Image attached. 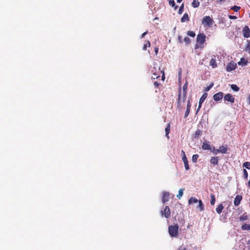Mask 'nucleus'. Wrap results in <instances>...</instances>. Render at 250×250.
Masks as SVG:
<instances>
[{
    "mask_svg": "<svg viewBox=\"0 0 250 250\" xmlns=\"http://www.w3.org/2000/svg\"><path fill=\"white\" fill-rule=\"evenodd\" d=\"M187 93H183L182 97V90L181 88H180L178 91V95L177 99V108L181 109L182 107V103H184L187 98Z\"/></svg>",
    "mask_w": 250,
    "mask_h": 250,
    "instance_id": "1",
    "label": "nucleus"
},
{
    "mask_svg": "<svg viewBox=\"0 0 250 250\" xmlns=\"http://www.w3.org/2000/svg\"><path fill=\"white\" fill-rule=\"evenodd\" d=\"M187 93H183L182 97V90L181 88H180L178 91V95L177 99V108L181 109L182 107V103H184L187 98Z\"/></svg>",
    "mask_w": 250,
    "mask_h": 250,
    "instance_id": "2",
    "label": "nucleus"
},
{
    "mask_svg": "<svg viewBox=\"0 0 250 250\" xmlns=\"http://www.w3.org/2000/svg\"><path fill=\"white\" fill-rule=\"evenodd\" d=\"M179 226L177 224L168 227V232L170 236L176 237L178 235Z\"/></svg>",
    "mask_w": 250,
    "mask_h": 250,
    "instance_id": "3",
    "label": "nucleus"
},
{
    "mask_svg": "<svg viewBox=\"0 0 250 250\" xmlns=\"http://www.w3.org/2000/svg\"><path fill=\"white\" fill-rule=\"evenodd\" d=\"M213 20L209 16H205L203 19L202 23L204 26L210 27L213 23Z\"/></svg>",
    "mask_w": 250,
    "mask_h": 250,
    "instance_id": "4",
    "label": "nucleus"
},
{
    "mask_svg": "<svg viewBox=\"0 0 250 250\" xmlns=\"http://www.w3.org/2000/svg\"><path fill=\"white\" fill-rule=\"evenodd\" d=\"M161 213L162 215H164L166 218H169L171 215V212L169 207L167 206H166L164 210L161 211Z\"/></svg>",
    "mask_w": 250,
    "mask_h": 250,
    "instance_id": "5",
    "label": "nucleus"
},
{
    "mask_svg": "<svg viewBox=\"0 0 250 250\" xmlns=\"http://www.w3.org/2000/svg\"><path fill=\"white\" fill-rule=\"evenodd\" d=\"M207 96H208V93L205 92V93H204L202 95V96L200 98V99L199 100V105H198V108H197V109L196 110V114L197 113V112L200 109V108H201V107L202 106V104L204 103V102L205 101V100L207 98Z\"/></svg>",
    "mask_w": 250,
    "mask_h": 250,
    "instance_id": "6",
    "label": "nucleus"
},
{
    "mask_svg": "<svg viewBox=\"0 0 250 250\" xmlns=\"http://www.w3.org/2000/svg\"><path fill=\"white\" fill-rule=\"evenodd\" d=\"M242 34L244 37L249 38L250 37V29L248 26L246 25L242 29Z\"/></svg>",
    "mask_w": 250,
    "mask_h": 250,
    "instance_id": "7",
    "label": "nucleus"
},
{
    "mask_svg": "<svg viewBox=\"0 0 250 250\" xmlns=\"http://www.w3.org/2000/svg\"><path fill=\"white\" fill-rule=\"evenodd\" d=\"M206 41V36L204 33H200L197 35V42L200 44H202Z\"/></svg>",
    "mask_w": 250,
    "mask_h": 250,
    "instance_id": "8",
    "label": "nucleus"
},
{
    "mask_svg": "<svg viewBox=\"0 0 250 250\" xmlns=\"http://www.w3.org/2000/svg\"><path fill=\"white\" fill-rule=\"evenodd\" d=\"M182 153H184V156H182V160L183 161L185 169L188 170L189 169V166L188 165V161L185 154L184 150H182Z\"/></svg>",
    "mask_w": 250,
    "mask_h": 250,
    "instance_id": "9",
    "label": "nucleus"
},
{
    "mask_svg": "<svg viewBox=\"0 0 250 250\" xmlns=\"http://www.w3.org/2000/svg\"><path fill=\"white\" fill-rule=\"evenodd\" d=\"M224 99L225 101L230 102L231 104L234 103L235 100L234 97L229 93L225 95Z\"/></svg>",
    "mask_w": 250,
    "mask_h": 250,
    "instance_id": "10",
    "label": "nucleus"
},
{
    "mask_svg": "<svg viewBox=\"0 0 250 250\" xmlns=\"http://www.w3.org/2000/svg\"><path fill=\"white\" fill-rule=\"evenodd\" d=\"M223 96L224 93L222 92H219L215 94L213 96V98L215 101H219L223 98Z\"/></svg>",
    "mask_w": 250,
    "mask_h": 250,
    "instance_id": "11",
    "label": "nucleus"
},
{
    "mask_svg": "<svg viewBox=\"0 0 250 250\" xmlns=\"http://www.w3.org/2000/svg\"><path fill=\"white\" fill-rule=\"evenodd\" d=\"M169 197V193L167 191H164L163 193V196H162V202L164 204H165L166 202H167L168 201Z\"/></svg>",
    "mask_w": 250,
    "mask_h": 250,
    "instance_id": "12",
    "label": "nucleus"
},
{
    "mask_svg": "<svg viewBox=\"0 0 250 250\" xmlns=\"http://www.w3.org/2000/svg\"><path fill=\"white\" fill-rule=\"evenodd\" d=\"M236 67V63L234 62H230L229 63L227 66V71L228 72H230L232 70H234Z\"/></svg>",
    "mask_w": 250,
    "mask_h": 250,
    "instance_id": "13",
    "label": "nucleus"
},
{
    "mask_svg": "<svg viewBox=\"0 0 250 250\" xmlns=\"http://www.w3.org/2000/svg\"><path fill=\"white\" fill-rule=\"evenodd\" d=\"M242 199V196L240 195H237L234 200V205L235 207L238 206Z\"/></svg>",
    "mask_w": 250,
    "mask_h": 250,
    "instance_id": "14",
    "label": "nucleus"
},
{
    "mask_svg": "<svg viewBox=\"0 0 250 250\" xmlns=\"http://www.w3.org/2000/svg\"><path fill=\"white\" fill-rule=\"evenodd\" d=\"M202 148L204 150H211V147L210 142H204L202 146Z\"/></svg>",
    "mask_w": 250,
    "mask_h": 250,
    "instance_id": "15",
    "label": "nucleus"
},
{
    "mask_svg": "<svg viewBox=\"0 0 250 250\" xmlns=\"http://www.w3.org/2000/svg\"><path fill=\"white\" fill-rule=\"evenodd\" d=\"M219 162L218 157H212L210 160V162L213 165H218Z\"/></svg>",
    "mask_w": 250,
    "mask_h": 250,
    "instance_id": "16",
    "label": "nucleus"
},
{
    "mask_svg": "<svg viewBox=\"0 0 250 250\" xmlns=\"http://www.w3.org/2000/svg\"><path fill=\"white\" fill-rule=\"evenodd\" d=\"M202 133L203 131L202 130L197 129L193 135V138L194 139H198L199 137V136L202 135Z\"/></svg>",
    "mask_w": 250,
    "mask_h": 250,
    "instance_id": "17",
    "label": "nucleus"
},
{
    "mask_svg": "<svg viewBox=\"0 0 250 250\" xmlns=\"http://www.w3.org/2000/svg\"><path fill=\"white\" fill-rule=\"evenodd\" d=\"M219 153H226L228 151V147L227 145L222 146L219 147Z\"/></svg>",
    "mask_w": 250,
    "mask_h": 250,
    "instance_id": "18",
    "label": "nucleus"
},
{
    "mask_svg": "<svg viewBox=\"0 0 250 250\" xmlns=\"http://www.w3.org/2000/svg\"><path fill=\"white\" fill-rule=\"evenodd\" d=\"M189 21V18L188 15L187 13H185L183 17L181 19V21L182 22H185L186 21Z\"/></svg>",
    "mask_w": 250,
    "mask_h": 250,
    "instance_id": "19",
    "label": "nucleus"
},
{
    "mask_svg": "<svg viewBox=\"0 0 250 250\" xmlns=\"http://www.w3.org/2000/svg\"><path fill=\"white\" fill-rule=\"evenodd\" d=\"M209 65L213 68L217 67V64L216 63V60L214 58L211 59L209 62Z\"/></svg>",
    "mask_w": 250,
    "mask_h": 250,
    "instance_id": "20",
    "label": "nucleus"
},
{
    "mask_svg": "<svg viewBox=\"0 0 250 250\" xmlns=\"http://www.w3.org/2000/svg\"><path fill=\"white\" fill-rule=\"evenodd\" d=\"M248 219V215L247 212L244 213L241 216L239 217V220L244 221Z\"/></svg>",
    "mask_w": 250,
    "mask_h": 250,
    "instance_id": "21",
    "label": "nucleus"
},
{
    "mask_svg": "<svg viewBox=\"0 0 250 250\" xmlns=\"http://www.w3.org/2000/svg\"><path fill=\"white\" fill-rule=\"evenodd\" d=\"M198 201L199 200H198L195 197H191L188 200V204L190 205L193 203H198Z\"/></svg>",
    "mask_w": 250,
    "mask_h": 250,
    "instance_id": "22",
    "label": "nucleus"
},
{
    "mask_svg": "<svg viewBox=\"0 0 250 250\" xmlns=\"http://www.w3.org/2000/svg\"><path fill=\"white\" fill-rule=\"evenodd\" d=\"M198 206L197 207V208H199V210L202 211L204 210V206L202 203V201L201 200H199L198 201Z\"/></svg>",
    "mask_w": 250,
    "mask_h": 250,
    "instance_id": "23",
    "label": "nucleus"
},
{
    "mask_svg": "<svg viewBox=\"0 0 250 250\" xmlns=\"http://www.w3.org/2000/svg\"><path fill=\"white\" fill-rule=\"evenodd\" d=\"M224 207L222 204L219 205L216 208V211L217 213L218 214H220L222 212L223 209H224Z\"/></svg>",
    "mask_w": 250,
    "mask_h": 250,
    "instance_id": "24",
    "label": "nucleus"
},
{
    "mask_svg": "<svg viewBox=\"0 0 250 250\" xmlns=\"http://www.w3.org/2000/svg\"><path fill=\"white\" fill-rule=\"evenodd\" d=\"M191 5L194 8H197L200 5V2L198 0H193Z\"/></svg>",
    "mask_w": 250,
    "mask_h": 250,
    "instance_id": "25",
    "label": "nucleus"
},
{
    "mask_svg": "<svg viewBox=\"0 0 250 250\" xmlns=\"http://www.w3.org/2000/svg\"><path fill=\"white\" fill-rule=\"evenodd\" d=\"M170 6L174 7V10H176L178 6L175 5V2L174 0H168Z\"/></svg>",
    "mask_w": 250,
    "mask_h": 250,
    "instance_id": "26",
    "label": "nucleus"
},
{
    "mask_svg": "<svg viewBox=\"0 0 250 250\" xmlns=\"http://www.w3.org/2000/svg\"><path fill=\"white\" fill-rule=\"evenodd\" d=\"M170 124L169 123L167 125V126L165 128L166 135L168 139L169 138L168 134L170 132Z\"/></svg>",
    "mask_w": 250,
    "mask_h": 250,
    "instance_id": "27",
    "label": "nucleus"
},
{
    "mask_svg": "<svg viewBox=\"0 0 250 250\" xmlns=\"http://www.w3.org/2000/svg\"><path fill=\"white\" fill-rule=\"evenodd\" d=\"M215 202V197L213 194H210V204L213 206Z\"/></svg>",
    "mask_w": 250,
    "mask_h": 250,
    "instance_id": "28",
    "label": "nucleus"
},
{
    "mask_svg": "<svg viewBox=\"0 0 250 250\" xmlns=\"http://www.w3.org/2000/svg\"><path fill=\"white\" fill-rule=\"evenodd\" d=\"M242 230H250V225L245 224L241 226Z\"/></svg>",
    "mask_w": 250,
    "mask_h": 250,
    "instance_id": "29",
    "label": "nucleus"
},
{
    "mask_svg": "<svg viewBox=\"0 0 250 250\" xmlns=\"http://www.w3.org/2000/svg\"><path fill=\"white\" fill-rule=\"evenodd\" d=\"M188 82L186 81L183 86V93H187Z\"/></svg>",
    "mask_w": 250,
    "mask_h": 250,
    "instance_id": "30",
    "label": "nucleus"
},
{
    "mask_svg": "<svg viewBox=\"0 0 250 250\" xmlns=\"http://www.w3.org/2000/svg\"><path fill=\"white\" fill-rule=\"evenodd\" d=\"M150 42L149 41H146V43L144 44V46H143V49L144 50H146L147 48V47H150Z\"/></svg>",
    "mask_w": 250,
    "mask_h": 250,
    "instance_id": "31",
    "label": "nucleus"
},
{
    "mask_svg": "<svg viewBox=\"0 0 250 250\" xmlns=\"http://www.w3.org/2000/svg\"><path fill=\"white\" fill-rule=\"evenodd\" d=\"M210 150L215 155L219 153V149H216L214 146H213Z\"/></svg>",
    "mask_w": 250,
    "mask_h": 250,
    "instance_id": "32",
    "label": "nucleus"
},
{
    "mask_svg": "<svg viewBox=\"0 0 250 250\" xmlns=\"http://www.w3.org/2000/svg\"><path fill=\"white\" fill-rule=\"evenodd\" d=\"M184 8V4L182 3V5L180 6L179 9V10L178 11V13L179 14H180V15L182 14V13L183 12Z\"/></svg>",
    "mask_w": 250,
    "mask_h": 250,
    "instance_id": "33",
    "label": "nucleus"
},
{
    "mask_svg": "<svg viewBox=\"0 0 250 250\" xmlns=\"http://www.w3.org/2000/svg\"><path fill=\"white\" fill-rule=\"evenodd\" d=\"M199 157V155L198 154H194L192 157V161L193 163H196L197 159Z\"/></svg>",
    "mask_w": 250,
    "mask_h": 250,
    "instance_id": "34",
    "label": "nucleus"
},
{
    "mask_svg": "<svg viewBox=\"0 0 250 250\" xmlns=\"http://www.w3.org/2000/svg\"><path fill=\"white\" fill-rule=\"evenodd\" d=\"M243 167L250 169V163L249 162H246L243 164Z\"/></svg>",
    "mask_w": 250,
    "mask_h": 250,
    "instance_id": "35",
    "label": "nucleus"
},
{
    "mask_svg": "<svg viewBox=\"0 0 250 250\" xmlns=\"http://www.w3.org/2000/svg\"><path fill=\"white\" fill-rule=\"evenodd\" d=\"M183 189H180L179 190V192H178V194L177 195V197L178 198V199H180L181 197L183 196Z\"/></svg>",
    "mask_w": 250,
    "mask_h": 250,
    "instance_id": "36",
    "label": "nucleus"
},
{
    "mask_svg": "<svg viewBox=\"0 0 250 250\" xmlns=\"http://www.w3.org/2000/svg\"><path fill=\"white\" fill-rule=\"evenodd\" d=\"M231 88L234 91H238L239 90V88L236 84H231Z\"/></svg>",
    "mask_w": 250,
    "mask_h": 250,
    "instance_id": "37",
    "label": "nucleus"
},
{
    "mask_svg": "<svg viewBox=\"0 0 250 250\" xmlns=\"http://www.w3.org/2000/svg\"><path fill=\"white\" fill-rule=\"evenodd\" d=\"M187 34H188V35L189 36H190L191 37H194L195 36V33L193 31H188Z\"/></svg>",
    "mask_w": 250,
    "mask_h": 250,
    "instance_id": "38",
    "label": "nucleus"
},
{
    "mask_svg": "<svg viewBox=\"0 0 250 250\" xmlns=\"http://www.w3.org/2000/svg\"><path fill=\"white\" fill-rule=\"evenodd\" d=\"M213 85H214L213 83H210L208 86H207L205 88V91H209L210 90V89L213 87Z\"/></svg>",
    "mask_w": 250,
    "mask_h": 250,
    "instance_id": "39",
    "label": "nucleus"
},
{
    "mask_svg": "<svg viewBox=\"0 0 250 250\" xmlns=\"http://www.w3.org/2000/svg\"><path fill=\"white\" fill-rule=\"evenodd\" d=\"M243 174H244V178L245 179H247L248 177V173L247 171L245 169H243Z\"/></svg>",
    "mask_w": 250,
    "mask_h": 250,
    "instance_id": "40",
    "label": "nucleus"
},
{
    "mask_svg": "<svg viewBox=\"0 0 250 250\" xmlns=\"http://www.w3.org/2000/svg\"><path fill=\"white\" fill-rule=\"evenodd\" d=\"M231 9L233 10L235 12H237L240 10V7L234 5Z\"/></svg>",
    "mask_w": 250,
    "mask_h": 250,
    "instance_id": "41",
    "label": "nucleus"
},
{
    "mask_svg": "<svg viewBox=\"0 0 250 250\" xmlns=\"http://www.w3.org/2000/svg\"><path fill=\"white\" fill-rule=\"evenodd\" d=\"M184 40L187 44H188L190 42V40L188 37H185Z\"/></svg>",
    "mask_w": 250,
    "mask_h": 250,
    "instance_id": "42",
    "label": "nucleus"
},
{
    "mask_svg": "<svg viewBox=\"0 0 250 250\" xmlns=\"http://www.w3.org/2000/svg\"><path fill=\"white\" fill-rule=\"evenodd\" d=\"M190 109L187 108L186 111L185 113V118H187L188 116L189 112H190Z\"/></svg>",
    "mask_w": 250,
    "mask_h": 250,
    "instance_id": "43",
    "label": "nucleus"
},
{
    "mask_svg": "<svg viewBox=\"0 0 250 250\" xmlns=\"http://www.w3.org/2000/svg\"><path fill=\"white\" fill-rule=\"evenodd\" d=\"M245 50L248 52L250 51V42L248 41V43L245 48Z\"/></svg>",
    "mask_w": 250,
    "mask_h": 250,
    "instance_id": "44",
    "label": "nucleus"
},
{
    "mask_svg": "<svg viewBox=\"0 0 250 250\" xmlns=\"http://www.w3.org/2000/svg\"><path fill=\"white\" fill-rule=\"evenodd\" d=\"M160 77V76L159 75H157V74H156L155 73H154L153 74V75L151 77V78L152 79H157L158 78H159Z\"/></svg>",
    "mask_w": 250,
    "mask_h": 250,
    "instance_id": "45",
    "label": "nucleus"
},
{
    "mask_svg": "<svg viewBox=\"0 0 250 250\" xmlns=\"http://www.w3.org/2000/svg\"><path fill=\"white\" fill-rule=\"evenodd\" d=\"M190 107H191L190 102V100H188V101L187 108L190 109Z\"/></svg>",
    "mask_w": 250,
    "mask_h": 250,
    "instance_id": "46",
    "label": "nucleus"
},
{
    "mask_svg": "<svg viewBox=\"0 0 250 250\" xmlns=\"http://www.w3.org/2000/svg\"><path fill=\"white\" fill-rule=\"evenodd\" d=\"M160 85V83H158L157 82H154V85L155 88H158Z\"/></svg>",
    "mask_w": 250,
    "mask_h": 250,
    "instance_id": "47",
    "label": "nucleus"
},
{
    "mask_svg": "<svg viewBox=\"0 0 250 250\" xmlns=\"http://www.w3.org/2000/svg\"><path fill=\"white\" fill-rule=\"evenodd\" d=\"M229 18L230 19H232V20H233V19H236L237 18H236V16H231V15H229Z\"/></svg>",
    "mask_w": 250,
    "mask_h": 250,
    "instance_id": "48",
    "label": "nucleus"
},
{
    "mask_svg": "<svg viewBox=\"0 0 250 250\" xmlns=\"http://www.w3.org/2000/svg\"><path fill=\"white\" fill-rule=\"evenodd\" d=\"M148 33V31H146V32L143 33L141 35V38H143Z\"/></svg>",
    "mask_w": 250,
    "mask_h": 250,
    "instance_id": "49",
    "label": "nucleus"
},
{
    "mask_svg": "<svg viewBox=\"0 0 250 250\" xmlns=\"http://www.w3.org/2000/svg\"><path fill=\"white\" fill-rule=\"evenodd\" d=\"M178 41L180 43H182L183 41L182 40V37L181 36H178Z\"/></svg>",
    "mask_w": 250,
    "mask_h": 250,
    "instance_id": "50",
    "label": "nucleus"
},
{
    "mask_svg": "<svg viewBox=\"0 0 250 250\" xmlns=\"http://www.w3.org/2000/svg\"><path fill=\"white\" fill-rule=\"evenodd\" d=\"M154 51H155V54H157V53L158 52V48L155 47L154 49Z\"/></svg>",
    "mask_w": 250,
    "mask_h": 250,
    "instance_id": "51",
    "label": "nucleus"
},
{
    "mask_svg": "<svg viewBox=\"0 0 250 250\" xmlns=\"http://www.w3.org/2000/svg\"><path fill=\"white\" fill-rule=\"evenodd\" d=\"M165 79V75H164V73L163 72V75L162 76V79L163 81H164Z\"/></svg>",
    "mask_w": 250,
    "mask_h": 250,
    "instance_id": "52",
    "label": "nucleus"
},
{
    "mask_svg": "<svg viewBox=\"0 0 250 250\" xmlns=\"http://www.w3.org/2000/svg\"><path fill=\"white\" fill-rule=\"evenodd\" d=\"M248 100H249V104L250 105V96H249Z\"/></svg>",
    "mask_w": 250,
    "mask_h": 250,
    "instance_id": "53",
    "label": "nucleus"
},
{
    "mask_svg": "<svg viewBox=\"0 0 250 250\" xmlns=\"http://www.w3.org/2000/svg\"><path fill=\"white\" fill-rule=\"evenodd\" d=\"M183 0H177V2L178 3H180Z\"/></svg>",
    "mask_w": 250,
    "mask_h": 250,
    "instance_id": "54",
    "label": "nucleus"
},
{
    "mask_svg": "<svg viewBox=\"0 0 250 250\" xmlns=\"http://www.w3.org/2000/svg\"><path fill=\"white\" fill-rule=\"evenodd\" d=\"M178 250H186V249L184 248L183 249H181V248H179Z\"/></svg>",
    "mask_w": 250,
    "mask_h": 250,
    "instance_id": "55",
    "label": "nucleus"
},
{
    "mask_svg": "<svg viewBox=\"0 0 250 250\" xmlns=\"http://www.w3.org/2000/svg\"><path fill=\"white\" fill-rule=\"evenodd\" d=\"M220 2H222L223 1H224L225 0H218Z\"/></svg>",
    "mask_w": 250,
    "mask_h": 250,
    "instance_id": "56",
    "label": "nucleus"
},
{
    "mask_svg": "<svg viewBox=\"0 0 250 250\" xmlns=\"http://www.w3.org/2000/svg\"><path fill=\"white\" fill-rule=\"evenodd\" d=\"M248 244H250V239L248 241Z\"/></svg>",
    "mask_w": 250,
    "mask_h": 250,
    "instance_id": "57",
    "label": "nucleus"
},
{
    "mask_svg": "<svg viewBox=\"0 0 250 250\" xmlns=\"http://www.w3.org/2000/svg\"><path fill=\"white\" fill-rule=\"evenodd\" d=\"M198 47V45L196 44V47H195V48H197Z\"/></svg>",
    "mask_w": 250,
    "mask_h": 250,
    "instance_id": "58",
    "label": "nucleus"
}]
</instances>
